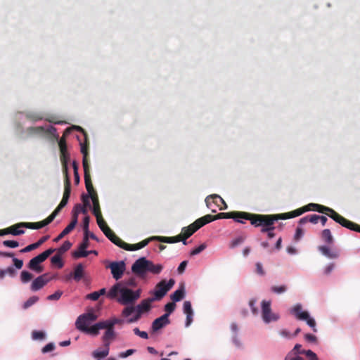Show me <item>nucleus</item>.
<instances>
[{
    "label": "nucleus",
    "mask_w": 360,
    "mask_h": 360,
    "mask_svg": "<svg viewBox=\"0 0 360 360\" xmlns=\"http://www.w3.org/2000/svg\"><path fill=\"white\" fill-rule=\"evenodd\" d=\"M116 338V333L114 328L105 330L104 335L102 337V340L104 344V347H110V343Z\"/></svg>",
    "instance_id": "21"
},
{
    "label": "nucleus",
    "mask_w": 360,
    "mask_h": 360,
    "mask_svg": "<svg viewBox=\"0 0 360 360\" xmlns=\"http://www.w3.org/2000/svg\"><path fill=\"white\" fill-rule=\"evenodd\" d=\"M72 247V243L69 240H66L58 249V252L62 254L68 251Z\"/></svg>",
    "instance_id": "53"
},
{
    "label": "nucleus",
    "mask_w": 360,
    "mask_h": 360,
    "mask_svg": "<svg viewBox=\"0 0 360 360\" xmlns=\"http://www.w3.org/2000/svg\"><path fill=\"white\" fill-rule=\"evenodd\" d=\"M136 311V307L133 306H129L125 307L122 311V316L124 317H128L134 313Z\"/></svg>",
    "instance_id": "48"
},
{
    "label": "nucleus",
    "mask_w": 360,
    "mask_h": 360,
    "mask_svg": "<svg viewBox=\"0 0 360 360\" xmlns=\"http://www.w3.org/2000/svg\"><path fill=\"white\" fill-rule=\"evenodd\" d=\"M309 360H319L317 355L311 350H307L304 354Z\"/></svg>",
    "instance_id": "63"
},
{
    "label": "nucleus",
    "mask_w": 360,
    "mask_h": 360,
    "mask_svg": "<svg viewBox=\"0 0 360 360\" xmlns=\"http://www.w3.org/2000/svg\"><path fill=\"white\" fill-rule=\"evenodd\" d=\"M90 254V252L86 250H79L77 251H75L72 253V255L75 258H80V257H86Z\"/></svg>",
    "instance_id": "46"
},
{
    "label": "nucleus",
    "mask_w": 360,
    "mask_h": 360,
    "mask_svg": "<svg viewBox=\"0 0 360 360\" xmlns=\"http://www.w3.org/2000/svg\"><path fill=\"white\" fill-rule=\"evenodd\" d=\"M20 224V222L8 227L9 234H12L13 236H19L25 233V231L23 229H18L25 228V226H22Z\"/></svg>",
    "instance_id": "32"
},
{
    "label": "nucleus",
    "mask_w": 360,
    "mask_h": 360,
    "mask_svg": "<svg viewBox=\"0 0 360 360\" xmlns=\"http://www.w3.org/2000/svg\"><path fill=\"white\" fill-rule=\"evenodd\" d=\"M141 289L132 290L125 288L122 283H115L108 291L107 296L110 299L117 298L118 302L123 305L133 304L139 299Z\"/></svg>",
    "instance_id": "1"
},
{
    "label": "nucleus",
    "mask_w": 360,
    "mask_h": 360,
    "mask_svg": "<svg viewBox=\"0 0 360 360\" xmlns=\"http://www.w3.org/2000/svg\"><path fill=\"white\" fill-rule=\"evenodd\" d=\"M200 228H197V225L195 222L194 221L191 224H190L188 226L184 227L181 229V234L182 236L183 239L184 241L187 238H188L190 236H191L195 231H197Z\"/></svg>",
    "instance_id": "19"
},
{
    "label": "nucleus",
    "mask_w": 360,
    "mask_h": 360,
    "mask_svg": "<svg viewBox=\"0 0 360 360\" xmlns=\"http://www.w3.org/2000/svg\"><path fill=\"white\" fill-rule=\"evenodd\" d=\"M154 302L152 297L143 300L136 307V311H139V313H144L148 311L150 309V304Z\"/></svg>",
    "instance_id": "22"
},
{
    "label": "nucleus",
    "mask_w": 360,
    "mask_h": 360,
    "mask_svg": "<svg viewBox=\"0 0 360 360\" xmlns=\"http://www.w3.org/2000/svg\"><path fill=\"white\" fill-rule=\"evenodd\" d=\"M135 312L136 313H135L134 316H133L132 317H131L127 320V323H134V322L138 321L140 319L142 314L139 313V311H135Z\"/></svg>",
    "instance_id": "59"
},
{
    "label": "nucleus",
    "mask_w": 360,
    "mask_h": 360,
    "mask_svg": "<svg viewBox=\"0 0 360 360\" xmlns=\"http://www.w3.org/2000/svg\"><path fill=\"white\" fill-rule=\"evenodd\" d=\"M185 296V289L184 285H181L178 290H175L170 296L171 300L174 303L181 300Z\"/></svg>",
    "instance_id": "29"
},
{
    "label": "nucleus",
    "mask_w": 360,
    "mask_h": 360,
    "mask_svg": "<svg viewBox=\"0 0 360 360\" xmlns=\"http://www.w3.org/2000/svg\"><path fill=\"white\" fill-rule=\"evenodd\" d=\"M97 326H98L99 330L106 329V330H108L110 329H112V324L110 320L99 321L97 323Z\"/></svg>",
    "instance_id": "45"
},
{
    "label": "nucleus",
    "mask_w": 360,
    "mask_h": 360,
    "mask_svg": "<svg viewBox=\"0 0 360 360\" xmlns=\"http://www.w3.org/2000/svg\"><path fill=\"white\" fill-rule=\"evenodd\" d=\"M291 312L295 316V317L301 321H306L307 323L313 329L314 332H316V321L314 319L309 316V314L306 311H302V307L300 304H297L291 309Z\"/></svg>",
    "instance_id": "6"
},
{
    "label": "nucleus",
    "mask_w": 360,
    "mask_h": 360,
    "mask_svg": "<svg viewBox=\"0 0 360 360\" xmlns=\"http://www.w3.org/2000/svg\"><path fill=\"white\" fill-rule=\"evenodd\" d=\"M53 221V219L51 215H49L45 219L38 221V222H20V226H25V228L31 229H41L49 224H51Z\"/></svg>",
    "instance_id": "12"
},
{
    "label": "nucleus",
    "mask_w": 360,
    "mask_h": 360,
    "mask_svg": "<svg viewBox=\"0 0 360 360\" xmlns=\"http://www.w3.org/2000/svg\"><path fill=\"white\" fill-rule=\"evenodd\" d=\"M162 269V264H155L146 257L139 258L131 266V271L141 278H143L147 273L159 274Z\"/></svg>",
    "instance_id": "2"
},
{
    "label": "nucleus",
    "mask_w": 360,
    "mask_h": 360,
    "mask_svg": "<svg viewBox=\"0 0 360 360\" xmlns=\"http://www.w3.org/2000/svg\"><path fill=\"white\" fill-rule=\"evenodd\" d=\"M318 249L323 255L330 259H335L339 257L338 251L335 249L324 245L319 246Z\"/></svg>",
    "instance_id": "20"
},
{
    "label": "nucleus",
    "mask_w": 360,
    "mask_h": 360,
    "mask_svg": "<svg viewBox=\"0 0 360 360\" xmlns=\"http://www.w3.org/2000/svg\"><path fill=\"white\" fill-rule=\"evenodd\" d=\"M302 345L300 344H296L293 349L288 353L284 360H288V359L292 355H299V354H304L307 350L301 349Z\"/></svg>",
    "instance_id": "31"
},
{
    "label": "nucleus",
    "mask_w": 360,
    "mask_h": 360,
    "mask_svg": "<svg viewBox=\"0 0 360 360\" xmlns=\"http://www.w3.org/2000/svg\"><path fill=\"white\" fill-rule=\"evenodd\" d=\"M279 214H260L246 212L245 214V220H248L255 227L261 226L266 228L270 225H274L275 221L281 219Z\"/></svg>",
    "instance_id": "3"
},
{
    "label": "nucleus",
    "mask_w": 360,
    "mask_h": 360,
    "mask_svg": "<svg viewBox=\"0 0 360 360\" xmlns=\"http://www.w3.org/2000/svg\"><path fill=\"white\" fill-rule=\"evenodd\" d=\"M38 300L39 297L37 296H32L23 304L22 308L27 309L34 304Z\"/></svg>",
    "instance_id": "42"
},
{
    "label": "nucleus",
    "mask_w": 360,
    "mask_h": 360,
    "mask_svg": "<svg viewBox=\"0 0 360 360\" xmlns=\"http://www.w3.org/2000/svg\"><path fill=\"white\" fill-rule=\"evenodd\" d=\"M169 323L170 321L169 318H167V314H163L153 321L151 330L153 333H155Z\"/></svg>",
    "instance_id": "15"
},
{
    "label": "nucleus",
    "mask_w": 360,
    "mask_h": 360,
    "mask_svg": "<svg viewBox=\"0 0 360 360\" xmlns=\"http://www.w3.org/2000/svg\"><path fill=\"white\" fill-rule=\"evenodd\" d=\"M37 248H39L37 244L36 243H32V244H30V245L26 246L23 249L20 250V252H22V253H25V252H30V251H32L33 250H35Z\"/></svg>",
    "instance_id": "60"
},
{
    "label": "nucleus",
    "mask_w": 360,
    "mask_h": 360,
    "mask_svg": "<svg viewBox=\"0 0 360 360\" xmlns=\"http://www.w3.org/2000/svg\"><path fill=\"white\" fill-rule=\"evenodd\" d=\"M3 245L6 247L15 248L19 246V243L15 240H4Z\"/></svg>",
    "instance_id": "58"
},
{
    "label": "nucleus",
    "mask_w": 360,
    "mask_h": 360,
    "mask_svg": "<svg viewBox=\"0 0 360 360\" xmlns=\"http://www.w3.org/2000/svg\"><path fill=\"white\" fill-rule=\"evenodd\" d=\"M245 212L233 211L229 212H220L215 215V219H233L235 221H240V219H244Z\"/></svg>",
    "instance_id": "11"
},
{
    "label": "nucleus",
    "mask_w": 360,
    "mask_h": 360,
    "mask_svg": "<svg viewBox=\"0 0 360 360\" xmlns=\"http://www.w3.org/2000/svg\"><path fill=\"white\" fill-rule=\"evenodd\" d=\"M51 262L53 264H56L59 269L63 266V263L60 255H55L51 259Z\"/></svg>",
    "instance_id": "44"
},
{
    "label": "nucleus",
    "mask_w": 360,
    "mask_h": 360,
    "mask_svg": "<svg viewBox=\"0 0 360 360\" xmlns=\"http://www.w3.org/2000/svg\"><path fill=\"white\" fill-rule=\"evenodd\" d=\"M150 240H152L151 238L145 239V240H142L141 242L138 243L136 244H134V245H130V244L127 243V246H126L127 248H125V250H129V251H134V250H140V249L146 247L148 244V243Z\"/></svg>",
    "instance_id": "28"
},
{
    "label": "nucleus",
    "mask_w": 360,
    "mask_h": 360,
    "mask_svg": "<svg viewBox=\"0 0 360 360\" xmlns=\"http://www.w3.org/2000/svg\"><path fill=\"white\" fill-rule=\"evenodd\" d=\"M30 133L41 134L46 131L44 127H31L27 129Z\"/></svg>",
    "instance_id": "52"
},
{
    "label": "nucleus",
    "mask_w": 360,
    "mask_h": 360,
    "mask_svg": "<svg viewBox=\"0 0 360 360\" xmlns=\"http://www.w3.org/2000/svg\"><path fill=\"white\" fill-rule=\"evenodd\" d=\"M133 331H134L135 335L139 336L140 338H141L143 339H148V333L146 332H145V331H141L139 328H134L133 329Z\"/></svg>",
    "instance_id": "56"
},
{
    "label": "nucleus",
    "mask_w": 360,
    "mask_h": 360,
    "mask_svg": "<svg viewBox=\"0 0 360 360\" xmlns=\"http://www.w3.org/2000/svg\"><path fill=\"white\" fill-rule=\"evenodd\" d=\"M60 161L63 166V172L65 176V179H70L68 176V164L70 161V155L68 153H60Z\"/></svg>",
    "instance_id": "25"
},
{
    "label": "nucleus",
    "mask_w": 360,
    "mask_h": 360,
    "mask_svg": "<svg viewBox=\"0 0 360 360\" xmlns=\"http://www.w3.org/2000/svg\"><path fill=\"white\" fill-rule=\"evenodd\" d=\"M322 239L328 244H332L333 243V238L331 234L330 229H324L321 232Z\"/></svg>",
    "instance_id": "35"
},
{
    "label": "nucleus",
    "mask_w": 360,
    "mask_h": 360,
    "mask_svg": "<svg viewBox=\"0 0 360 360\" xmlns=\"http://www.w3.org/2000/svg\"><path fill=\"white\" fill-rule=\"evenodd\" d=\"M73 228V224H68L63 231L62 232L54 239L55 242L59 241L60 239H62L64 236L70 233L72 230Z\"/></svg>",
    "instance_id": "36"
},
{
    "label": "nucleus",
    "mask_w": 360,
    "mask_h": 360,
    "mask_svg": "<svg viewBox=\"0 0 360 360\" xmlns=\"http://www.w3.org/2000/svg\"><path fill=\"white\" fill-rule=\"evenodd\" d=\"M151 239L158 240L161 243H175V240H173L172 237L154 236V237H152Z\"/></svg>",
    "instance_id": "43"
},
{
    "label": "nucleus",
    "mask_w": 360,
    "mask_h": 360,
    "mask_svg": "<svg viewBox=\"0 0 360 360\" xmlns=\"http://www.w3.org/2000/svg\"><path fill=\"white\" fill-rule=\"evenodd\" d=\"M89 245V233H84V238L82 243L79 245L80 250H86Z\"/></svg>",
    "instance_id": "51"
},
{
    "label": "nucleus",
    "mask_w": 360,
    "mask_h": 360,
    "mask_svg": "<svg viewBox=\"0 0 360 360\" xmlns=\"http://www.w3.org/2000/svg\"><path fill=\"white\" fill-rule=\"evenodd\" d=\"M26 117L34 122L41 120L44 119L42 115L39 112H28L26 115Z\"/></svg>",
    "instance_id": "40"
},
{
    "label": "nucleus",
    "mask_w": 360,
    "mask_h": 360,
    "mask_svg": "<svg viewBox=\"0 0 360 360\" xmlns=\"http://www.w3.org/2000/svg\"><path fill=\"white\" fill-rule=\"evenodd\" d=\"M175 281L173 278L167 282L166 280H162L155 287L153 294L154 295L153 300L154 301L160 300L167 292L174 286Z\"/></svg>",
    "instance_id": "5"
},
{
    "label": "nucleus",
    "mask_w": 360,
    "mask_h": 360,
    "mask_svg": "<svg viewBox=\"0 0 360 360\" xmlns=\"http://www.w3.org/2000/svg\"><path fill=\"white\" fill-rule=\"evenodd\" d=\"M302 207L304 210V212L312 210L319 213L325 214L338 224H340V221L342 217V215L338 214L333 209L319 204L309 203Z\"/></svg>",
    "instance_id": "4"
},
{
    "label": "nucleus",
    "mask_w": 360,
    "mask_h": 360,
    "mask_svg": "<svg viewBox=\"0 0 360 360\" xmlns=\"http://www.w3.org/2000/svg\"><path fill=\"white\" fill-rule=\"evenodd\" d=\"M77 328L82 332L91 334L94 336H96L98 334L99 328L97 326V323L94 326L89 327L88 326L79 325V326H76Z\"/></svg>",
    "instance_id": "24"
},
{
    "label": "nucleus",
    "mask_w": 360,
    "mask_h": 360,
    "mask_svg": "<svg viewBox=\"0 0 360 360\" xmlns=\"http://www.w3.org/2000/svg\"><path fill=\"white\" fill-rule=\"evenodd\" d=\"M117 283H122L124 287L128 288H129L130 287L134 288L137 285V282L134 277H131L127 280L117 282Z\"/></svg>",
    "instance_id": "37"
},
{
    "label": "nucleus",
    "mask_w": 360,
    "mask_h": 360,
    "mask_svg": "<svg viewBox=\"0 0 360 360\" xmlns=\"http://www.w3.org/2000/svg\"><path fill=\"white\" fill-rule=\"evenodd\" d=\"M33 278V275L27 271H22L20 273V280L22 283H26L29 281H30Z\"/></svg>",
    "instance_id": "39"
},
{
    "label": "nucleus",
    "mask_w": 360,
    "mask_h": 360,
    "mask_svg": "<svg viewBox=\"0 0 360 360\" xmlns=\"http://www.w3.org/2000/svg\"><path fill=\"white\" fill-rule=\"evenodd\" d=\"M304 212V210H303V207H301L289 212L279 214V215L281 217V219H287L298 217L302 214Z\"/></svg>",
    "instance_id": "27"
},
{
    "label": "nucleus",
    "mask_w": 360,
    "mask_h": 360,
    "mask_svg": "<svg viewBox=\"0 0 360 360\" xmlns=\"http://www.w3.org/2000/svg\"><path fill=\"white\" fill-rule=\"evenodd\" d=\"M106 268L110 269L112 277L117 281L122 277L126 264L124 261L112 262L106 266Z\"/></svg>",
    "instance_id": "9"
},
{
    "label": "nucleus",
    "mask_w": 360,
    "mask_h": 360,
    "mask_svg": "<svg viewBox=\"0 0 360 360\" xmlns=\"http://www.w3.org/2000/svg\"><path fill=\"white\" fill-rule=\"evenodd\" d=\"M72 276L73 280L76 282H79L81 280H86V273L82 264L79 263L75 266Z\"/></svg>",
    "instance_id": "17"
},
{
    "label": "nucleus",
    "mask_w": 360,
    "mask_h": 360,
    "mask_svg": "<svg viewBox=\"0 0 360 360\" xmlns=\"http://www.w3.org/2000/svg\"><path fill=\"white\" fill-rule=\"evenodd\" d=\"M109 350H110L109 347H105V349L102 351H98V350L94 351L93 352V356L95 358H104L108 355Z\"/></svg>",
    "instance_id": "41"
},
{
    "label": "nucleus",
    "mask_w": 360,
    "mask_h": 360,
    "mask_svg": "<svg viewBox=\"0 0 360 360\" xmlns=\"http://www.w3.org/2000/svg\"><path fill=\"white\" fill-rule=\"evenodd\" d=\"M175 307L176 304L174 302H169L167 304H165V311L166 313L165 314H167V318H169L170 314H172L174 311Z\"/></svg>",
    "instance_id": "47"
},
{
    "label": "nucleus",
    "mask_w": 360,
    "mask_h": 360,
    "mask_svg": "<svg viewBox=\"0 0 360 360\" xmlns=\"http://www.w3.org/2000/svg\"><path fill=\"white\" fill-rule=\"evenodd\" d=\"M71 193V184L70 179H65L64 182V193L63 198L57 206V207L54 210V211L50 214L52 218L54 219L55 217L58 214L60 210L68 204L70 195Z\"/></svg>",
    "instance_id": "7"
},
{
    "label": "nucleus",
    "mask_w": 360,
    "mask_h": 360,
    "mask_svg": "<svg viewBox=\"0 0 360 360\" xmlns=\"http://www.w3.org/2000/svg\"><path fill=\"white\" fill-rule=\"evenodd\" d=\"M262 315L264 321L266 323L277 321L279 318L277 314L272 313L271 302L265 300L262 302Z\"/></svg>",
    "instance_id": "8"
},
{
    "label": "nucleus",
    "mask_w": 360,
    "mask_h": 360,
    "mask_svg": "<svg viewBox=\"0 0 360 360\" xmlns=\"http://www.w3.org/2000/svg\"><path fill=\"white\" fill-rule=\"evenodd\" d=\"M95 217H96L97 224L101 230L104 229L106 226H108L106 222L105 221L102 217V214L99 215H95Z\"/></svg>",
    "instance_id": "50"
},
{
    "label": "nucleus",
    "mask_w": 360,
    "mask_h": 360,
    "mask_svg": "<svg viewBox=\"0 0 360 360\" xmlns=\"http://www.w3.org/2000/svg\"><path fill=\"white\" fill-rule=\"evenodd\" d=\"M32 337L34 340H43L45 338V333L42 331L34 330Z\"/></svg>",
    "instance_id": "55"
},
{
    "label": "nucleus",
    "mask_w": 360,
    "mask_h": 360,
    "mask_svg": "<svg viewBox=\"0 0 360 360\" xmlns=\"http://www.w3.org/2000/svg\"><path fill=\"white\" fill-rule=\"evenodd\" d=\"M183 307H184V312L186 314H193L191 302L185 301L184 302Z\"/></svg>",
    "instance_id": "54"
},
{
    "label": "nucleus",
    "mask_w": 360,
    "mask_h": 360,
    "mask_svg": "<svg viewBox=\"0 0 360 360\" xmlns=\"http://www.w3.org/2000/svg\"><path fill=\"white\" fill-rule=\"evenodd\" d=\"M84 173L86 188V191H88L90 198H92L93 195H98L92 184L91 178L90 175V169H84Z\"/></svg>",
    "instance_id": "18"
},
{
    "label": "nucleus",
    "mask_w": 360,
    "mask_h": 360,
    "mask_svg": "<svg viewBox=\"0 0 360 360\" xmlns=\"http://www.w3.org/2000/svg\"><path fill=\"white\" fill-rule=\"evenodd\" d=\"M112 243L117 245L118 247L125 250L127 246V243L124 242L121 238H120L117 235H115L110 240Z\"/></svg>",
    "instance_id": "38"
},
{
    "label": "nucleus",
    "mask_w": 360,
    "mask_h": 360,
    "mask_svg": "<svg viewBox=\"0 0 360 360\" xmlns=\"http://www.w3.org/2000/svg\"><path fill=\"white\" fill-rule=\"evenodd\" d=\"M93 202V214L94 215H99L101 214V207L99 205V200L98 195H93L91 198Z\"/></svg>",
    "instance_id": "34"
},
{
    "label": "nucleus",
    "mask_w": 360,
    "mask_h": 360,
    "mask_svg": "<svg viewBox=\"0 0 360 360\" xmlns=\"http://www.w3.org/2000/svg\"><path fill=\"white\" fill-rule=\"evenodd\" d=\"M90 217L86 216L83 219V230L84 233H89V225Z\"/></svg>",
    "instance_id": "61"
},
{
    "label": "nucleus",
    "mask_w": 360,
    "mask_h": 360,
    "mask_svg": "<svg viewBox=\"0 0 360 360\" xmlns=\"http://www.w3.org/2000/svg\"><path fill=\"white\" fill-rule=\"evenodd\" d=\"M271 292L276 293V294H281L285 292L287 290V286L285 285L276 286L274 285L271 288Z\"/></svg>",
    "instance_id": "49"
},
{
    "label": "nucleus",
    "mask_w": 360,
    "mask_h": 360,
    "mask_svg": "<svg viewBox=\"0 0 360 360\" xmlns=\"http://www.w3.org/2000/svg\"><path fill=\"white\" fill-rule=\"evenodd\" d=\"M77 129L82 131L85 136V143L81 144V153L83 155V160H82L83 168L84 169H89V160H88L89 143H87L86 134L84 132V129L81 127H77Z\"/></svg>",
    "instance_id": "14"
},
{
    "label": "nucleus",
    "mask_w": 360,
    "mask_h": 360,
    "mask_svg": "<svg viewBox=\"0 0 360 360\" xmlns=\"http://www.w3.org/2000/svg\"><path fill=\"white\" fill-rule=\"evenodd\" d=\"M63 295V292L60 290H57L53 294L50 295L47 297V300H58L60 298L61 295Z\"/></svg>",
    "instance_id": "57"
},
{
    "label": "nucleus",
    "mask_w": 360,
    "mask_h": 360,
    "mask_svg": "<svg viewBox=\"0 0 360 360\" xmlns=\"http://www.w3.org/2000/svg\"><path fill=\"white\" fill-rule=\"evenodd\" d=\"M205 203L207 207L211 208L212 205L214 204L219 207V210L226 209L227 205L224 199L217 194L208 195L205 198Z\"/></svg>",
    "instance_id": "10"
},
{
    "label": "nucleus",
    "mask_w": 360,
    "mask_h": 360,
    "mask_svg": "<svg viewBox=\"0 0 360 360\" xmlns=\"http://www.w3.org/2000/svg\"><path fill=\"white\" fill-rule=\"evenodd\" d=\"M54 349H55L54 344L51 342V343L47 344L46 346H44L42 348L41 352L43 353H47V352L53 351Z\"/></svg>",
    "instance_id": "64"
},
{
    "label": "nucleus",
    "mask_w": 360,
    "mask_h": 360,
    "mask_svg": "<svg viewBox=\"0 0 360 360\" xmlns=\"http://www.w3.org/2000/svg\"><path fill=\"white\" fill-rule=\"evenodd\" d=\"M216 220L215 219V215L213 216V215H211V214H207V215H205L204 217H200L198 219H196L195 221L196 225H197V228H201L203 226H205V224L211 222V221H213Z\"/></svg>",
    "instance_id": "26"
},
{
    "label": "nucleus",
    "mask_w": 360,
    "mask_h": 360,
    "mask_svg": "<svg viewBox=\"0 0 360 360\" xmlns=\"http://www.w3.org/2000/svg\"><path fill=\"white\" fill-rule=\"evenodd\" d=\"M206 248V245L205 244H201L200 245H199L198 247L194 248L191 252V255H198L199 253H200L202 251H203Z\"/></svg>",
    "instance_id": "62"
},
{
    "label": "nucleus",
    "mask_w": 360,
    "mask_h": 360,
    "mask_svg": "<svg viewBox=\"0 0 360 360\" xmlns=\"http://www.w3.org/2000/svg\"><path fill=\"white\" fill-rule=\"evenodd\" d=\"M51 280V278H48V274L41 275L32 281L31 290L32 291H37L46 285Z\"/></svg>",
    "instance_id": "13"
},
{
    "label": "nucleus",
    "mask_w": 360,
    "mask_h": 360,
    "mask_svg": "<svg viewBox=\"0 0 360 360\" xmlns=\"http://www.w3.org/2000/svg\"><path fill=\"white\" fill-rule=\"evenodd\" d=\"M27 267L36 271L37 273H41L44 270L43 267L40 265V263L37 262L35 257H33L28 263Z\"/></svg>",
    "instance_id": "30"
},
{
    "label": "nucleus",
    "mask_w": 360,
    "mask_h": 360,
    "mask_svg": "<svg viewBox=\"0 0 360 360\" xmlns=\"http://www.w3.org/2000/svg\"><path fill=\"white\" fill-rule=\"evenodd\" d=\"M54 252H55V249L49 248L34 257L37 260L38 262L41 263V262H44Z\"/></svg>",
    "instance_id": "33"
},
{
    "label": "nucleus",
    "mask_w": 360,
    "mask_h": 360,
    "mask_svg": "<svg viewBox=\"0 0 360 360\" xmlns=\"http://www.w3.org/2000/svg\"><path fill=\"white\" fill-rule=\"evenodd\" d=\"M340 224L349 230L360 233V225L347 219L344 217H342Z\"/></svg>",
    "instance_id": "23"
},
{
    "label": "nucleus",
    "mask_w": 360,
    "mask_h": 360,
    "mask_svg": "<svg viewBox=\"0 0 360 360\" xmlns=\"http://www.w3.org/2000/svg\"><path fill=\"white\" fill-rule=\"evenodd\" d=\"M96 319L97 316L93 312L84 314L77 318L75 325L76 326H79V325L89 326L90 323L95 321Z\"/></svg>",
    "instance_id": "16"
}]
</instances>
